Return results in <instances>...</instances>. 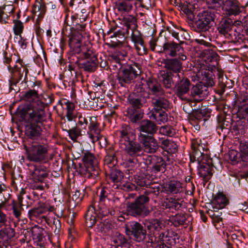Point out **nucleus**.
<instances>
[{
	"mask_svg": "<svg viewBox=\"0 0 248 248\" xmlns=\"http://www.w3.org/2000/svg\"><path fill=\"white\" fill-rule=\"evenodd\" d=\"M44 108L45 103L42 101L34 105H20L17 108V115L21 121L26 123L25 133L28 138L37 140L40 138L42 125L46 119Z\"/></svg>",
	"mask_w": 248,
	"mask_h": 248,
	"instance_id": "nucleus-1",
	"label": "nucleus"
},
{
	"mask_svg": "<svg viewBox=\"0 0 248 248\" xmlns=\"http://www.w3.org/2000/svg\"><path fill=\"white\" fill-rule=\"evenodd\" d=\"M135 134L131 128L127 125H123L120 131V146L129 156L137 157L143 154V147L140 142L135 141Z\"/></svg>",
	"mask_w": 248,
	"mask_h": 248,
	"instance_id": "nucleus-2",
	"label": "nucleus"
},
{
	"mask_svg": "<svg viewBox=\"0 0 248 248\" xmlns=\"http://www.w3.org/2000/svg\"><path fill=\"white\" fill-rule=\"evenodd\" d=\"M149 198L145 195H140L134 201L129 202L126 206V212L129 216L144 218L150 215L151 211L147 204Z\"/></svg>",
	"mask_w": 248,
	"mask_h": 248,
	"instance_id": "nucleus-3",
	"label": "nucleus"
},
{
	"mask_svg": "<svg viewBox=\"0 0 248 248\" xmlns=\"http://www.w3.org/2000/svg\"><path fill=\"white\" fill-rule=\"evenodd\" d=\"M27 158L30 161L39 163L47 158L48 146L46 144L32 143L29 147L24 146Z\"/></svg>",
	"mask_w": 248,
	"mask_h": 248,
	"instance_id": "nucleus-4",
	"label": "nucleus"
},
{
	"mask_svg": "<svg viewBox=\"0 0 248 248\" xmlns=\"http://www.w3.org/2000/svg\"><path fill=\"white\" fill-rule=\"evenodd\" d=\"M75 52L87 60L85 62L81 64L79 68L90 72L95 70L98 62L97 55L93 49L87 46H82L80 48H77Z\"/></svg>",
	"mask_w": 248,
	"mask_h": 248,
	"instance_id": "nucleus-5",
	"label": "nucleus"
},
{
	"mask_svg": "<svg viewBox=\"0 0 248 248\" xmlns=\"http://www.w3.org/2000/svg\"><path fill=\"white\" fill-rule=\"evenodd\" d=\"M141 73L140 68L136 63L129 65L125 68L121 69L117 75V79L121 86L129 84Z\"/></svg>",
	"mask_w": 248,
	"mask_h": 248,
	"instance_id": "nucleus-6",
	"label": "nucleus"
},
{
	"mask_svg": "<svg viewBox=\"0 0 248 248\" xmlns=\"http://www.w3.org/2000/svg\"><path fill=\"white\" fill-rule=\"evenodd\" d=\"M116 29L115 27L111 28L108 31V35H109L110 42L107 43V45L112 48H121L126 46H128L127 44L125 42L126 34L124 28L115 31Z\"/></svg>",
	"mask_w": 248,
	"mask_h": 248,
	"instance_id": "nucleus-7",
	"label": "nucleus"
},
{
	"mask_svg": "<svg viewBox=\"0 0 248 248\" xmlns=\"http://www.w3.org/2000/svg\"><path fill=\"white\" fill-rule=\"evenodd\" d=\"M214 12L207 10L200 13L197 16L195 25L199 31L205 32L212 26L215 18Z\"/></svg>",
	"mask_w": 248,
	"mask_h": 248,
	"instance_id": "nucleus-8",
	"label": "nucleus"
},
{
	"mask_svg": "<svg viewBox=\"0 0 248 248\" xmlns=\"http://www.w3.org/2000/svg\"><path fill=\"white\" fill-rule=\"evenodd\" d=\"M125 232L128 236H133L138 242L143 241L146 237L147 232L143 226L137 221L130 222L125 225Z\"/></svg>",
	"mask_w": 248,
	"mask_h": 248,
	"instance_id": "nucleus-9",
	"label": "nucleus"
},
{
	"mask_svg": "<svg viewBox=\"0 0 248 248\" xmlns=\"http://www.w3.org/2000/svg\"><path fill=\"white\" fill-rule=\"evenodd\" d=\"M239 149L240 153L233 150L229 153V159L232 164H236L240 161L248 162V141H241Z\"/></svg>",
	"mask_w": 248,
	"mask_h": 248,
	"instance_id": "nucleus-10",
	"label": "nucleus"
},
{
	"mask_svg": "<svg viewBox=\"0 0 248 248\" xmlns=\"http://www.w3.org/2000/svg\"><path fill=\"white\" fill-rule=\"evenodd\" d=\"M158 51L164 52L171 57L177 56L180 60L185 61L186 59L183 47L179 44L173 41L166 42L163 44V50Z\"/></svg>",
	"mask_w": 248,
	"mask_h": 248,
	"instance_id": "nucleus-11",
	"label": "nucleus"
},
{
	"mask_svg": "<svg viewBox=\"0 0 248 248\" xmlns=\"http://www.w3.org/2000/svg\"><path fill=\"white\" fill-rule=\"evenodd\" d=\"M179 79L176 82L174 87L175 94L180 98L184 99L183 96L188 93L191 86L190 80L185 77L177 75Z\"/></svg>",
	"mask_w": 248,
	"mask_h": 248,
	"instance_id": "nucleus-12",
	"label": "nucleus"
},
{
	"mask_svg": "<svg viewBox=\"0 0 248 248\" xmlns=\"http://www.w3.org/2000/svg\"><path fill=\"white\" fill-rule=\"evenodd\" d=\"M137 92L139 91L141 93L137 95H129L127 98V103L129 105L128 108H135V109L142 110L141 109L147 103V97L141 93L142 88L139 87L137 88Z\"/></svg>",
	"mask_w": 248,
	"mask_h": 248,
	"instance_id": "nucleus-13",
	"label": "nucleus"
},
{
	"mask_svg": "<svg viewBox=\"0 0 248 248\" xmlns=\"http://www.w3.org/2000/svg\"><path fill=\"white\" fill-rule=\"evenodd\" d=\"M138 140L148 153H155L158 149L157 141L154 136H138Z\"/></svg>",
	"mask_w": 248,
	"mask_h": 248,
	"instance_id": "nucleus-14",
	"label": "nucleus"
},
{
	"mask_svg": "<svg viewBox=\"0 0 248 248\" xmlns=\"http://www.w3.org/2000/svg\"><path fill=\"white\" fill-rule=\"evenodd\" d=\"M30 172L31 179L35 182H42L48 175V169L44 166L31 165Z\"/></svg>",
	"mask_w": 248,
	"mask_h": 248,
	"instance_id": "nucleus-15",
	"label": "nucleus"
},
{
	"mask_svg": "<svg viewBox=\"0 0 248 248\" xmlns=\"http://www.w3.org/2000/svg\"><path fill=\"white\" fill-rule=\"evenodd\" d=\"M196 76L200 81V84L208 87H212L214 84L215 76L212 71L207 69H201L199 70Z\"/></svg>",
	"mask_w": 248,
	"mask_h": 248,
	"instance_id": "nucleus-16",
	"label": "nucleus"
},
{
	"mask_svg": "<svg viewBox=\"0 0 248 248\" xmlns=\"http://www.w3.org/2000/svg\"><path fill=\"white\" fill-rule=\"evenodd\" d=\"M182 60L178 58H171L164 59L162 63L164 64V67L168 70L167 72L170 73H176L177 75L179 74L182 69Z\"/></svg>",
	"mask_w": 248,
	"mask_h": 248,
	"instance_id": "nucleus-17",
	"label": "nucleus"
},
{
	"mask_svg": "<svg viewBox=\"0 0 248 248\" xmlns=\"http://www.w3.org/2000/svg\"><path fill=\"white\" fill-rule=\"evenodd\" d=\"M222 9L229 16L238 15L241 12L240 3L237 0H226L223 1Z\"/></svg>",
	"mask_w": 248,
	"mask_h": 248,
	"instance_id": "nucleus-18",
	"label": "nucleus"
},
{
	"mask_svg": "<svg viewBox=\"0 0 248 248\" xmlns=\"http://www.w3.org/2000/svg\"><path fill=\"white\" fill-rule=\"evenodd\" d=\"M82 161L87 167L93 171L94 175H98L99 169L98 166V162L94 155L89 152L84 154L82 157Z\"/></svg>",
	"mask_w": 248,
	"mask_h": 248,
	"instance_id": "nucleus-19",
	"label": "nucleus"
},
{
	"mask_svg": "<svg viewBox=\"0 0 248 248\" xmlns=\"http://www.w3.org/2000/svg\"><path fill=\"white\" fill-rule=\"evenodd\" d=\"M146 83L150 94L159 96L165 93L159 81L156 78L150 77L147 79Z\"/></svg>",
	"mask_w": 248,
	"mask_h": 248,
	"instance_id": "nucleus-20",
	"label": "nucleus"
},
{
	"mask_svg": "<svg viewBox=\"0 0 248 248\" xmlns=\"http://www.w3.org/2000/svg\"><path fill=\"white\" fill-rule=\"evenodd\" d=\"M208 93L207 88L201 84H196L191 90V96L197 102L204 99Z\"/></svg>",
	"mask_w": 248,
	"mask_h": 248,
	"instance_id": "nucleus-21",
	"label": "nucleus"
},
{
	"mask_svg": "<svg viewBox=\"0 0 248 248\" xmlns=\"http://www.w3.org/2000/svg\"><path fill=\"white\" fill-rule=\"evenodd\" d=\"M157 127L156 125L149 120H145L142 122L139 128L140 131L138 136L147 135L154 136L156 133Z\"/></svg>",
	"mask_w": 248,
	"mask_h": 248,
	"instance_id": "nucleus-22",
	"label": "nucleus"
},
{
	"mask_svg": "<svg viewBox=\"0 0 248 248\" xmlns=\"http://www.w3.org/2000/svg\"><path fill=\"white\" fill-rule=\"evenodd\" d=\"M150 164L152 166V171L155 173L159 172H164L166 170L167 163L161 157L153 155L151 157Z\"/></svg>",
	"mask_w": 248,
	"mask_h": 248,
	"instance_id": "nucleus-23",
	"label": "nucleus"
},
{
	"mask_svg": "<svg viewBox=\"0 0 248 248\" xmlns=\"http://www.w3.org/2000/svg\"><path fill=\"white\" fill-rule=\"evenodd\" d=\"M11 72L17 73L19 80H22V82L27 83V75L29 70L27 66L23 64L22 60H19L16 61V64L13 66V70L11 71Z\"/></svg>",
	"mask_w": 248,
	"mask_h": 248,
	"instance_id": "nucleus-24",
	"label": "nucleus"
},
{
	"mask_svg": "<svg viewBox=\"0 0 248 248\" xmlns=\"http://www.w3.org/2000/svg\"><path fill=\"white\" fill-rule=\"evenodd\" d=\"M100 132L99 124L96 121V118H91L87 134L93 142H95V140L98 139V136L101 134Z\"/></svg>",
	"mask_w": 248,
	"mask_h": 248,
	"instance_id": "nucleus-25",
	"label": "nucleus"
},
{
	"mask_svg": "<svg viewBox=\"0 0 248 248\" xmlns=\"http://www.w3.org/2000/svg\"><path fill=\"white\" fill-rule=\"evenodd\" d=\"M164 191L167 194H176L183 192L182 184L179 181L171 180L164 186Z\"/></svg>",
	"mask_w": 248,
	"mask_h": 248,
	"instance_id": "nucleus-26",
	"label": "nucleus"
},
{
	"mask_svg": "<svg viewBox=\"0 0 248 248\" xmlns=\"http://www.w3.org/2000/svg\"><path fill=\"white\" fill-rule=\"evenodd\" d=\"M51 211V207L48 204L45 202H39L37 207H34L28 212L29 217L30 219H33V217H38L46 212Z\"/></svg>",
	"mask_w": 248,
	"mask_h": 248,
	"instance_id": "nucleus-27",
	"label": "nucleus"
},
{
	"mask_svg": "<svg viewBox=\"0 0 248 248\" xmlns=\"http://www.w3.org/2000/svg\"><path fill=\"white\" fill-rule=\"evenodd\" d=\"M125 116L133 124H137L140 122L143 116V110L127 108Z\"/></svg>",
	"mask_w": 248,
	"mask_h": 248,
	"instance_id": "nucleus-28",
	"label": "nucleus"
},
{
	"mask_svg": "<svg viewBox=\"0 0 248 248\" xmlns=\"http://www.w3.org/2000/svg\"><path fill=\"white\" fill-rule=\"evenodd\" d=\"M211 202L214 209H220L224 208L229 203V201L223 193L218 192Z\"/></svg>",
	"mask_w": 248,
	"mask_h": 248,
	"instance_id": "nucleus-29",
	"label": "nucleus"
},
{
	"mask_svg": "<svg viewBox=\"0 0 248 248\" xmlns=\"http://www.w3.org/2000/svg\"><path fill=\"white\" fill-rule=\"evenodd\" d=\"M106 155L104 158V164L106 169L113 168L117 164L115 152L112 147H109L106 150Z\"/></svg>",
	"mask_w": 248,
	"mask_h": 248,
	"instance_id": "nucleus-30",
	"label": "nucleus"
},
{
	"mask_svg": "<svg viewBox=\"0 0 248 248\" xmlns=\"http://www.w3.org/2000/svg\"><path fill=\"white\" fill-rule=\"evenodd\" d=\"M182 202L183 200L179 198H167L165 200L163 206L166 208L177 211L181 208Z\"/></svg>",
	"mask_w": 248,
	"mask_h": 248,
	"instance_id": "nucleus-31",
	"label": "nucleus"
},
{
	"mask_svg": "<svg viewBox=\"0 0 248 248\" xmlns=\"http://www.w3.org/2000/svg\"><path fill=\"white\" fill-rule=\"evenodd\" d=\"M153 108L152 111H164L169 108V101L165 97L153 98L152 100Z\"/></svg>",
	"mask_w": 248,
	"mask_h": 248,
	"instance_id": "nucleus-32",
	"label": "nucleus"
},
{
	"mask_svg": "<svg viewBox=\"0 0 248 248\" xmlns=\"http://www.w3.org/2000/svg\"><path fill=\"white\" fill-rule=\"evenodd\" d=\"M129 158L125 160L124 163L125 168L126 169L125 173L128 175H133L136 172L140 167L139 163L137 159Z\"/></svg>",
	"mask_w": 248,
	"mask_h": 248,
	"instance_id": "nucleus-33",
	"label": "nucleus"
},
{
	"mask_svg": "<svg viewBox=\"0 0 248 248\" xmlns=\"http://www.w3.org/2000/svg\"><path fill=\"white\" fill-rule=\"evenodd\" d=\"M38 92L35 89H30L22 96V99L25 101L29 102L31 104L29 105H34L37 103L38 101H41L39 99Z\"/></svg>",
	"mask_w": 248,
	"mask_h": 248,
	"instance_id": "nucleus-34",
	"label": "nucleus"
},
{
	"mask_svg": "<svg viewBox=\"0 0 248 248\" xmlns=\"http://www.w3.org/2000/svg\"><path fill=\"white\" fill-rule=\"evenodd\" d=\"M232 27L233 22L231 19H223L218 25V30L220 34L227 36L230 34Z\"/></svg>",
	"mask_w": 248,
	"mask_h": 248,
	"instance_id": "nucleus-35",
	"label": "nucleus"
},
{
	"mask_svg": "<svg viewBox=\"0 0 248 248\" xmlns=\"http://www.w3.org/2000/svg\"><path fill=\"white\" fill-rule=\"evenodd\" d=\"M32 12L33 19L36 17V21L38 22L39 20L43 18L46 12L45 5L39 1H37L33 6Z\"/></svg>",
	"mask_w": 248,
	"mask_h": 248,
	"instance_id": "nucleus-36",
	"label": "nucleus"
},
{
	"mask_svg": "<svg viewBox=\"0 0 248 248\" xmlns=\"http://www.w3.org/2000/svg\"><path fill=\"white\" fill-rule=\"evenodd\" d=\"M133 8L131 1L125 0H118L115 2V9L121 14L129 13Z\"/></svg>",
	"mask_w": 248,
	"mask_h": 248,
	"instance_id": "nucleus-37",
	"label": "nucleus"
},
{
	"mask_svg": "<svg viewBox=\"0 0 248 248\" xmlns=\"http://www.w3.org/2000/svg\"><path fill=\"white\" fill-rule=\"evenodd\" d=\"M14 7L12 4L3 5L0 7V22L5 24L10 15L14 12Z\"/></svg>",
	"mask_w": 248,
	"mask_h": 248,
	"instance_id": "nucleus-38",
	"label": "nucleus"
},
{
	"mask_svg": "<svg viewBox=\"0 0 248 248\" xmlns=\"http://www.w3.org/2000/svg\"><path fill=\"white\" fill-rule=\"evenodd\" d=\"M96 213L95 206L91 205L85 215L86 224L88 227H92L95 225L96 221Z\"/></svg>",
	"mask_w": 248,
	"mask_h": 248,
	"instance_id": "nucleus-39",
	"label": "nucleus"
},
{
	"mask_svg": "<svg viewBox=\"0 0 248 248\" xmlns=\"http://www.w3.org/2000/svg\"><path fill=\"white\" fill-rule=\"evenodd\" d=\"M123 22L125 27L124 30L127 34L130 29H135L137 28V19L136 17L132 15H126L123 17Z\"/></svg>",
	"mask_w": 248,
	"mask_h": 248,
	"instance_id": "nucleus-40",
	"label": "nucleus"
},
{
	"mask_svg": "<svg viewBox=\"0 0 248 248\" xmlns=\"http://www.w3.org/2000/svg\"><path fill=\"white\" fill-rule=\"evenodd\" d=\"M110 204L106 202H99L97 211L98 214L102 216H107L109 215L114 214L115 211L112 207L110 206Z\"/></svg>",
	"mask_w": 248,
	"mask_h": 248,
	"instance_id": "nucleus-41",
	"label": "nucleus"
},
{
	"mask_svg": "<svg viewBox=\"0 0 248 248\" xmlns=\"http://www.w3.org/2000/svg\"><path fill=\"white\" fill-rule=\"evenodd\" d=\"M160 144L161 147L169 154H174L177 151V144L172 140L168 139H162Z\"/></svg>",
	"mask_w": 248,
	"mask_h": 248,
	"instance_id": "nucleus-42",
	"label": "nucleus"
},
{
	"mask_svg": "<svg viewBox=\"0 0 248 248\" xmlns=\"http://www.w3.org/2000/svg\"><path fill=\"white\" fill-rule=\"evenodd\" d=\"M218 56L217 53L212 49H206L204 51V61L207 62H214V63L211 64V66H215L217 64V61L218 60Z\"/></svg>",
	"mask_w": 248,
	"mask_h": 248,
	"instance_id": "nucleus-43",
	"label": "nucleus"
},
{
	"mask_svg": "<svg viewBox=\"0 0 248 248\" xmlns=\"http://www.w3.org/2000/svg\"><path fill=\"white\" fill-rule=\"evenodd\" d=\"M150 118L155 119L159 124L167 122L168 115L165 111H152Z\"/></svg>",
	"mask_w": 248,
	"mask_h": 248,
	"instance_id": "nucleus-44",
	"label": "nucleus"
},
{
	"mask_svg": "<svg viewBox=\"0 0 248 248\" xmlns=\"http://www.w3.org/2000/svg\"><path fill=\"white\" fill-rule=\"evenodd\" d=\"M169 32L171 34L173 37L179 42V44L180 45L184 44L188 37V33L184 30H178V31L173 30H170Z\"/></svg>",
	"mask_w": 248,
	"mask_h": 248,
	"instance_id": "nucleus-45",
	"label": "nucleus"
},
{
	"mask_svg": "<svg viewBox=\"0 0 248 248\" xmlns=\"http://www.w3.org/2000/svg\"><path fill=\"white\" fill-rule=\"evenodd\" d=\"M158 239L160 240V244H158L155 248H172L167 246L166 244L169 243L170 237L168 236L169 232H159Z\"/></svg>",
	"mask_w": 248,
	"mask_h": 248,
	"instance_id": "nucleus-46",
	"label": "nucleus"
},
{
	"mask_svg": "<svg viewBox=\"0 0 248 248\" xmlns=\"http://www.w3.org/2000/svg\"><path fill=\"white\" fill-rule=\"evenodd\" d=\"M172 74L165 71L160 72V76L162 78V82L164 87L167 89L171 87L172 84Z\"/></svg>",
	"mask_w": 248,
	"mask_h": 248,
	"instance_id": "nucleus-47",
	"label": "nucleus"
},
{
	"mask_svg": "<svg viewBox=\"0 0 248 248\" xmlns=\"http://www.w3.org/2000/svg\"><path fill=\"white\" fill-rule=\"evenodd\" d=\"M209 161L204 162V163H201L199 167V173L201 177L206 178L211 175V167L210 166Z\"/></svg>",
	"mask_w": 248,
	"mask_h": 248,
	"instance_id": "nucleus-48",
	"label": "nucleus"
},
{
	"mask_svg": "<svg viewBox=\"0 0 248 248\" xmlns=\"http://www.w3.org/2000/svg\"><path fill=\"white\" fill-rule=\"evenodd\" d=\"M109 179L113 183L120 182L124 178L123 173L119 170L109 169Z\"/></svg>",
	"mask_w": 248,
	"mask_h": 248,
	"instance_id": "nucleus-49",
	"label": "nucleus"
},
{
	"mask_svg": "<svg viewBox=\"0 0 248 248\" xmlns=\"http://www.w3.org/2000/svg\"><path fill=\"white\" fill-rule=\"evenodd\" d=\"M232 119L229 118H225L219 120L217 129L221 130V132L225 131V132H228L231 128Z\"/></svg>",
	"mask_w": 248,
	"mask_h": 248,
	"instance_id": "nucleus-50",
	"label": "nucleus"
},
{
	"mask_svg": "<svg viewBox=\"0 0 248 248\" xmlns=\"http://www.w3.org/2000/svg\"><path fill=\"white\" fill-rule=\"evenodd\" d=\"M11 210L12 211L13 216L17 219H20L21 217L22 213L24 211L23 206L15 203V200L13 199L10 205Z\"/></svg>",
	"mask_w": 248,
	"mask_h": 248,
	"instance_id": "nucleus-51",
	"label": "nucleus"
},
{
	"mask_svg": "<svg viewBox=\"0 0 248 248\" xmlns=\"http://www.w3.org/2000/svg\"><path fill=\"white\" fill-rule=\"evenodd\" d=\"M63 126L65 127V130L68 132L70 139L73 141H76L81 135V130L77 126L70 128L69 126L67 127L65 123Z\"/></svg>",
	"mask_w": 248,
	"mask_h": 248,
	"instance_id": "nucleus-52",
	"label": "nucleus"
},
{
	"mask_svg": "<svg viewBox=\"0 0 248 248\" xmlns=\"http://www.w3.org/2000/svg\"><path fill=\"white\" fill-rule=\"evenodd\" d=\"M181 10L186 14L190 20L192 21L194 19L193 4L190 3H184L181 7Z\"/></svg>",
	"mask_w": 248,
	"mask_h": 248,
	"instance_id": "nucleus-53",
	"label": "nucleus"
},
{
	"mask_svg": "<svg viewBox=\"0 0 248 248\" xmlns=\"http://www.w3.org/2000/svg\"><path fill=\"white\" fill-rule=\"evenodd\" d=\"M66 106V117L69 121H72L75 117V104L69 101L65 102Z\"/></svg>",
	"mask_w": 248,
	"mask_h": 248,
	"instance_id": "nucleus-54",
	"label": "nucleus"
},
{
	"mask_svg": "<svg viewBox=\"0 0 248 248\" xmlns=\"http://www.w3.org/2000/svg\"><path fill=\"white\" fill-rule=\"evenodd\" d=\"M131 38L132 41L134 43L136 48L138 51L140 50V48L137 46V45H140L142 48L144 49V41L140 32H133L131 34Z\"/></svg>",
	"mask_w": 248,
	"mask_h": 248,
	"instance_id": "nucleus-55",
	"label": "nucleus"
},
{
	"mask_svg": "<svg viewBox=\"0 0 248 248\" xmlns=\"http://www.w3.org/2000/svg\"><path fill=\"white\" fill-rule=\"evenodd\" d=\"M43 231L44 229L42 228L35 226L31 230L33 239L37 242H41L43 238Z\"/></svg>",
	"mask_w": 248,
	"mask_h": 248,
	"instance_id": "nucleus-56",
	"label": "nucleus"
},
{
	"mask_svg": "<svg viewBox=\"0 0 248 248\" xmlns=\"http://www.w3.org/2000/svg\"><path fill=\"white\" fill-rule=\"evenodd\" d=\"M78 171L80 174V175L86 177L87 178H96L98 175H94L93 174V171L91 170L86 165L79 166V168L78 169Z\"/></svg>",
	"mask_w": 248,
	"mask_h": 248,
	"instance_id": "nucleus-57",
	"label": "nucleus"
},
{
	"mask_svg": "<svg viewBox=\"0 0 248 248\" xmlns=\"http://www.w3.org/2000/svg\"><path fill=\"white\" fill-rule=\"evenodd\" d=\"M159 133L162 135L172 137L175 134V130L170 125H164L159 128Z\"/></svg>",
	"mask_w": 248,
	"mask_h": 248,
	"instance_id": "nucleus-58",
	"label": "nucleus"
},
{
	"mask_svg": "<svg viewBox=\"0 0 248 248\" xmlns=\"http://www.w3.org/2000/svg\"><path fill=\"white\" fill-rule=\"evenodd\" d=\"M236 115L240 119L248 120V103L239 107Z\"/></svg>",
	"mask_w": 248,
	"mask_h": 248,
	"instance_id": "nucleus-59",
	"label": "nucleus"
},
{
	"mask_svg": "<svg viewBox=\"0 0 248 248\" xmlns=\"http://www.w3.org/2000/svg\"><path fill=\"white\" fill-rule=\"evenodd\" d=\"M112 242L115 245L114 246L122 247L127 243V240L124 235L119 233L113 238Z\"/></svg>",
	"mask_w": 248,
	"mask_h": 248,
	"instance_id": "nucleus-60",
	"label": "nucleus"
},
{
	"mask_svg": "<svg viewBox=\"0 0 248 248\" xmlns=\"http://www.w3.org/2000/svg\"><path fill=\"white\" fill-rule=\"evenodd\" d=\"M13 22L14 23L13 26L14 33L16 35L19 36L20 37V35H21V33L23 31V24L21 21L17 19L13 20Z\"/></svg>",
	"mask_w": 248,
	"mask_h": 248,
	"instance_id": "nucleus-61",
	"label": "nucleus"
},
{
	"mask_svg": "<svg viewBox=\"0 0 248 248\" xmlns=\"http://www.w3.org/2000/svg\"><path fill=\"white\" fill-rule=\"evenodd\" d=\"M192 154L193 157L195 160H197L201 163H204L205 161H206V158L208 156L205 155L203 152H200L192 150Z\"/></svg>",
	"mask_w": 248,
	"mask_h": 248,
	"instance_id": "nucleus-62",
	"label": "nucleus"
},
{
	"mask_svg": "<svg viewBox=\"0 0 248 248\" xmlns=\"http://www.w3.org/2000/svg\"><path fill=\"white\" fill-rule=\"evenodd\" d=\"M15 235V230L12 228L8 227L4 228L0 231V237L4 238L7 236V239H11Z\"/></svg>",
	"mask_w": 248,
	"mask_h": 248,
	"instance_id": "nucleus-63",
	"label": "nucleus"
},
{
	"mask_svg": "<svg viewBox=\"0 0 248 248\" xmlns=\"http://www.w3.org/2000/svg\"><path fill=\"white\" fill-rule=\"evenodd\" d=\"M171 220L175 226H179L184 224L186 221V217L184 215L178 214L172 217Z\"/></svg>",
	"mask_w": 248,
	"mask_h": 248,
	"instance_id": "nucleus-64",
	"label": "nucleus"
}]
</instances>
